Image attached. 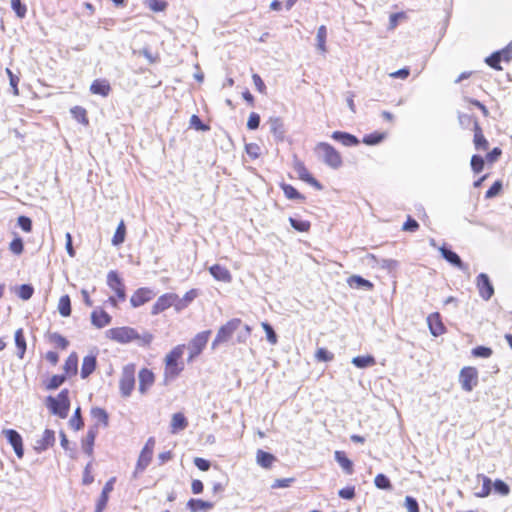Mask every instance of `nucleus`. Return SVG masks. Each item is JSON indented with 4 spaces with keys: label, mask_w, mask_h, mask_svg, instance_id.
<instances>
[{
    "label": "nucleus",
    "mask_w": 512,
    "mask_h": 512,
    "mask_svg": "<svg viewBox=\"0 0 512 512\" xmlns=\"http://www.w3.org/2000/svg\"><path fill=\"white\" fill-rule=\"evenodd\" d=\"M106 335L111 340L121 344L137 341L139 346H149L154 338L150 332L145 331L139 334L136 329L126 326L111 328L106 331Z\"/></svg>",
    "instance_id": "obj_1"
},
{
    "label": "nucleus",
    "mask_w": 512,
    "mask_h": 512,
    "mask_svg": "<svg viewBox=\"0 0 512 512\" xmlns=\"http://www.w3.org/2000/svg\"><path fill=\"white\" fill-rule=\"evenodd\" d=\"M184 348L185 345H177L165 356L163 373L164 385L171 383L184 370V363L181 361Z\"/></svg>",
    "instance_id": "obj_2"
},
{
    "label": "nucleus",
    "mask_w": 512,
    "mask_h": 512,
    "mask_svg": "<svg viewBox=\"0 0 512 512\" xmlns=\"http://www.w3.org/2000/svg\"><path fill=\"white\" fill-rule=\"evenodd\" d=\"M315 153L326 165L333 169H338L342 166L340 153L326 142H319L315 147Z\"/></svg>",
    "instance_id": "obj_3"
},
{
    "label": "nucleus",
    "mask_w": 512,
    "mask_h": 512,
    "mask_svg": "<svg viewBox=\"0 0 512 512\" xmlns=\"http://www.w3.org/2000/svg\"><path fill=\"white\" fill-rule=\"evenodd\" d=\"M47 407L54 415L64 419L68 416L70 401L68 390H62L57 397L49 396L47 398Z\"/></svg>",
    "instance_id": "obj_4"
},
{
    "label": "nucleus",
    "mask_w": 512,
    "mask_h": 512,
    "mask_svg": "<svg viewBox=\"0 0 512 512\" xmlns=\"http://www.w3.org/2000/svg\"><path fill=\"white\" fill-rule=\"evenodd\" d=\"M135 387V365L127 364L123 367L120 380L119 389L122 397L127 398L131 395Z\"/></svg>",
    "instance_id": "obj_5"
},
{
    "label": "nucleus",
    "mask_w": 512,
    "mask_h": 512,
    "mask_svg": "<svg viewBox=\"0 0 512 512\" xmlns=\"http://www.w3.org/2000/svg\"><path fill=\"white\" fill-rule=\"evenodd\" d=\"M241 325V320L234 318L229 320L226 324L221 326L217 332L215 339L212 342V349H216L220 344L227 342L233 335V333Z\"/></svg>",
    "instance_id": "obj_6"
},
{
    "label": "nucleus",
    "mask_w": 512,
    "mask_h": 512,
    "mask_svg": "<svg viewBox=\"0 0 512 512\" xmlns=\"http://www.w3.org/2000/svg\"><path fill=\"white\" fill-rule=\"evenodd\" d=\"M459 382L464 391H472L478 384V371L474 367H464L459 374Z\"/></svg>",
    "instance_id": "obj_7"
},
{
    "label": "nucleus",
    "mask_w": 512,
    "mask_h": 512,
    "mask_svg": "<svg viewBox=\"0 0 512 512\" xmlns=\"http://www.w3.org/2000/svg\"><path fill=\"white\" fill-rule=\"evenodd\" d=\"M211 331L206 330L198 333L190 342L188 345L189 349V357L188 361H192L195 357H197L206 346L209 337H210Z\"/></svg>",
    "instance_id": "obj_8"
},
{
    "label": "nucleus",
    "mask_w": 512,
    "mask_h": 512,
    "mask_svg": "<svg viewBox=\"0 0 512 512\" xmlns=\"http://www.w3.org/2000/svg\"><path fill=\"white\" fill-rule=\"evenodd\" d=\"M476 286L479 291L480 297L488 301L494 294V287L485 273H480L476 278Z\"/></svg>",
    "instance_id": "obj_9"
},
{
    "label": "nucleus",
    "mask_w": 512,
    "mask_h": 512,
    "mask_svg": "<svg viewBox=\"0 0 512 512\" xmlns=\"http://www.w3.org/2000/svg\"><path fill=\"white\" fill-rule=\"evenodd\" d=\"M107 284L115 292L119 301H125V285L122 279L115 271H110L107 275Z\"/></svg>",
    "instance_id": "obj_10"
},
{
    "label": "nucleus",
    "mask_w": 512,
    "mask_h": 512,
    "mask_svg": "<svg viewBox=\"0 0 512 512\" xmlns=\"http://www.w3.org/2000/svg\"><path fill=\"white\" fill-rule=\"evenodd\" d=\"M177 300V294L175 293H166L161 295L157 301L154 303L151 309L152 315H157L169 307H171L175 301Z\"/></svg>",
    "instance_id": "obj_11"
},
{
    "label": "nucleus",
    "mask_w": 512,
    "mask_h": 512,
    "mask_svg": "<svg viewBox=\"0 0 512 512\" xmlns=\"http://www.w3.org/2000/svg\"><path fill=\"white\" fill-rule=\"evenodd\" d=\"M156 294L150 288H139L130 298V303L134 308L140 307L149 302Z\"/></svg>",
    "instance_id": "obj_12"
},
{
    "label": "nucleus",
    "mask_w": 512,
    "mask_h": 512,
    "mask_svg": "<svg viewBox=\"0 0 512 512\" xmlns=\"http://www.w3.org/2000/svg\"><path fill=\"white\" fill-rule=\"evenodd\" d=\"M439 251L442 255V257L449 262L452 266L458 268L461 271H468V266L463 263L461 258L458 256L457 253L453 252L449 248H447L445 245L439 247Z\"/></svg>",
    "instance_id": "obj_13"
},
{
    "label": "nucleus",
    "mask_w": 512,
    "mask_h": 512,
    "mask_svg": "<svg viewBox=\"0 0 512 512\" xmlns=\"http://www.w3.org/2000/svg\"><path fill=\"white\" fill-rule=\"evenodd\" d=\"M8 442L14 449L18 458H22L24 454L23 441L21 435L14 429H7L4 431Z\"/></svg>",
    "instance_id": "obj_14"
},
{
    "label": "nucleus",
    "mask_w": 512,
    "mask_h": 512,
    "mask_svg": "<svg viewBox=\"0 0 512 512\" xmlns=\"http://www.w3.org/2000/svg\"><path fill=\"white\" fill-rule=\"evenodd\" d=\"M138 378H139V388H138L139 392L142 395H144L154 384V381H155L154 373L147 368H143L139 371Z\"/></svg>",
    "instance_id": "obj_15"
},
{
    "label": "nucleus",
    "mask_w": 512,
    "mask_h": 512,
    "mask_svg": "<svg viewBox=\"0 0 512 512\" xmlns=\"http://www.w3.org/2000/svg\"><path fill=\"white\" fill-rule=\"evenodd\" d=\"M294 169L302 181L307 182L318 190L322 189V185L308 172L302 162L297 161L294 165Z\"/></svg>",
    "instance_id": "obj_16"
},
{
    "label": "nucleus",
    "mask_w": 512,
    "mask_h": 512,
    "mask_svg": "<svg viewBox=\"0 0 512 512\" xmlns=\"http://www.w3.org/2000/svg\"><path fill=\"white\" fill-rule=\"evenodd\" d=\"M55 443V433L53 430L46 429L40 439L36 440L34 449L37 452H43Z\"/></svg>",
    "instance_id": "obj_17"
},
{
    "label": "nucleus",
    "mask_w": 512,
    "mask_h": 512,
    "mask_svg": "<svg viewBox=\"0 0 512 512\" xmlns=\"http://www.w3.org/2000/svg\"><path fill=\"white\" fill-rule=\"evenodd\" d=\"M427 323L431 334L435 337L442 335L445 332V326L442 323L440 314L435 312L427 317Z\"/></svg>",
    "instance_id": "obj_18"
},
{
    "label": "nucleus",
    "mask_w": 512,
    "mask_h": 512,
    "mask_svg": "<svg viewBox=\"0 0 512 512\" xmlns=\"http://www.w3.org/2000/svg\"><path fill=\"white\" fill-rule=\"evenodd\" d=\"M115 480H116L115 477H112L104 485L101 495L97 501L95 512H102L104 510V508L106 507V504H107L108 498H109V493L113 490Z\"/></svg>",
    "instance_id": "obj_19"
},
{
    "label": "nucleus",
    "mask_w": 512,
    "mask_h": 512,
    "mask_svg": "<svg viewBox=\"0 0 512 512\" xmlns=\"http://www.w3.org/2000/svg\"><path fill=\"white\" fill-rule=\"evenodd\" d=\"M210 274L217 281H221L224 283H230L232 281V275L230 271L219 264H215L209 268Z\"/></svg>",
    "instance_id": "obj_20"
},
{
    "label": "nucleus",
    "mask_w": 512,
    "mask_h": 512,
    "mask_svg": "<svg viewBox=\"0 0 512 512\" xmlns=\"http://www.w3.org/2000/svg\"><path fill=\"white\" fill-rule=\"evenodd\" d=\"M111 316L102 309H96L91 314V322L97 328H103L110 324Z\"/></svg>",
    "instance_id": "obj_21"
},
{
    "label": "nucleus",
    "mask_w": 512,
    "mask_h": 512,
    "mask_svg": "<svg viewBox=\"0 0 512 512\" xmlns=\"http://www.w3.org/2000/svg\"><path fill=\"white\" fill-rule=\"evenodd\" d=\"M90 91L92 94L107 97L111 91V87L107 80L96 79L92 82V84L90 86Z\"/></svg>",
    "instance_id": "obj_22"
},
{
    "label": "nucleus",
    "mask_w": 512,
    "mask_h": 512,
    "mask_svg": "<svg viewBox=\"0 0 512 512\" xmlns=\"http://www.w3.org/2000/svg\"><path fill=\"white\" fill-rule=\"evenodd\" d=\"M188 421L183 413H174L171 418L170 431L172 434H176L179 431L186 429Z\"/></svg>",
    "instance_id": "obj_23"
},
{
    "label": "nucleus",
    "mask_w": 512,
    "mask_h": 512,
    "mask_svg": "<svg viewBox=\"0 0 512 512\" xmlns=\"http://www.w3.org/2000/svg\"><path fill=\"white\" fill-rule=\"evenodd\" d=\"M332 139L340 142L344 146H356L359 144V140L352 134L342 131H335L331 135Z\"/></svg>",
    "instance_id": "obj_24"
},
{
    "label": "nucleus",
    "mask_w": 512,
    "mask_h": 512,
    "mask_svg": "<svg viewBox=\"0 0 512 512\" xmlns=\"http://www.w3.org/2000/svg\"><path fill=\"white\" fill-rule=\"evenodd\" d=\"M96 355L90 354L84 357L81 367V377L83 379L89 377L96 368Z\"/></svg>",
    "instance_id": "obj_25"
},
{
    "label": "nucleus",
    "mask_w": 512,
    "mask_h": 512,
    "mask_svg": "<svg viewBox=\"0 0 512 512\" xmlns=\"http://www.w3.org/2000/svg\"><path fill=\"white\" fill-rule=\"evenodd\" d=\"M474 145L477 150H487L488 149V141L484 137L482 129L478 122H474Z\"/></svg>",
    "instance_id": "obj_26"
},
{
    "label": "nucleus",
    "mask_w": 512,
    "mask_h": 512,
    "mask_svg": "<svg viewBox=\"0 0 512 512\" xmlns=\"http://www.w3.org/2000/svg\"><path fill=\"white\" fill-rule=\"evenodd\" d=\"M214 504L209 501H203L201 499H190L187 502V508L191 512L208 511L213 508Z\"/></svg>",
    "instance_id": "obj_27"
},
{
    "label": "nucleus",
    "mask_w": 512,
    "mask_h": 512,
    "mask_svg": "<svg viewBox=\"0 0 512 512\" xmlns=\"http://www.w3.org/2000/svg\"><path fill=\"white\" fill-rule=\"evenodd\" d=\"M334 457L346 474L351 475L353 473V463L343 451H336Z\"/></svg>",
    "instance_id": "obj_28"
},
{
    "label": "nucleus",
    "mask_w": 512,
    "mask_h": 512,
    "mask_svg": "<svg viewBox=\"0 0 512 512\" xmlns=\"http://www.w3.org/2000/svg\"><path fill=\"white\" fill-rule=\"evenodd\" d=\"M15 344L17 347V356L22 359L26 351V341L24 338L23 329L19 328L15 331Z\"/></svg>",
    "instance_id": "obj_29"
},
{
    "label": "nucleus",
    "mask_w": 512,
    "mask_h": 512,
    "mask_svg": "<svg viewBox=\"0 0 512 512\" xmlns=\"http://www.w3.org/2000/svg\"><path fill=\"white\" fill-rule=\"evenodd\" d=\"M97 431L95 428H90L82 443V448L85 453L91 455L93 452V445L96 438Z\"/></svg>",
    "instance_id": "obj_30"
},
{
    "label": "nucleus",
    "mask_w": 512,
    "mask_h": 512,
    "mask_svg": "<svg viewBox=\"0 0 512 512\" xmlns=\"http://www.w3.org/2000/svg\"><path fill=\"white\" fill-rule=\"evenodd\" d=\"M477 479L482 480V486L478 491L475 492V496L480 498L487 497L491 492V479L484 475H478Z\"/></svg>",
    "instance_id": "obj_31"
},
{
    "label": "nucleus",
    "mask_w": 512,
    "mask_h": 512,
    "mask_svg": "<svg viewBox=\"0 0 512 512\" xmlns=\"http://www.w3.org/2000/svg\"><path fill=\"white\" fill-rule=\"evenodd\" d=\"M257 463L263 468H270L273 462L275 461L274 455L265 452L263 450H258L256 455Z\"/></svg>",
    "instance_id": "obj_32"
},
{
    "label": "nucleus",
    "mask_w": 512,
    "mask_h": 512,
    "mask_svg": "<svg viewBox=\"0 0 512 512\" xmlns=\"http://www.w3.org/2000/svg\"><path fill=\"white\" fill-rule=\"evenodd\" d=\"M348 284L351 287L365 288L367 290H371L373 288V284L370 281H368L358 275H353V276L349 277Z\"/></svg>",
    "instance_id": "obj_33"
},
{
    "label": "nucleus",
    "mask_w": 512,
    "mask_h": 512,
    "mask_svg": "<svg viewBox=\"0 0 512 512\" xmlns=\"http://www.w3.org/2000/svg\"><path fill=\"white\" fill-rule=\"evenodd\" d=\"M270 130L275 137L282 139L284 136L283 123L280 118L272 117L269 119Z\"/></svg>",
    "instance_id": "obj_34"
},
{
    "label": "nucleus",
    "mask_w": 512,
    "mask_h": 512,
    "mask_svg": "<svg viewBox=\"0 0 512 512\" xmlns=\"http://www.w3.org/2000/svg\"><path fill=\"white\" fill-rule=\"evenodd\" d=\"M152 456L153 454L149 452H146L144 450L141 451L136 464L135 474L138 472H143L147 468V466L150 464L152 460Z\"/></svg>",
    "instance_id": "obj_35"
},
{
    "label": "nucleus",
    "mask_w": 512,
    "mask_h": 512,
    "mask_svg": "<svg viewBox=\"0 0 512 512\" xmlns=\"http://www.w3.org/2000/svg\"><path fill=\"white\" fill-rule=\"evenodd\" d=\"M376 363L375 358L371 355L356 356L352 359V364L357 368H366L373 366Z\"/></svg>",
    "instance_id": "obj_36"
},
{
    "label": "nucleus",
    "mask_w": 512,
    "mask_h": 512,
    "mask_svg": "<svg viewBox=\"0 0 512 512\" xmlns=\"http://www.w3.org/2000/svg\"><path fill=\"white\" fill-rule=\"evenodd\" d=\"M78 368V357L76 353H71L65 361L64 370L67 374H76Z\"/></svg>",
    "instance_id": "obj_37"
},
{
    "label": "nucleus",
    "mask_w": 512,
    "mask_h": 512,
    "mask_svg": "<svg viewBox=\"0 0 512 512\" xmlns=\"http://www.w3.org/2000/svg\"><path fill=\"white\" fill-rule=\"evenodd\" d=\"M58 311L63 317H68L71 314V302L68 295H64L59 299Z\"/></svg>",
    "instance_id": "obj_38"
},
{
    "label": "nucleus",
    "mask_w": 512,
    "mask_h": 512,
    "mask_svg": "<svg viewBox=\"0 0 512 512\" xmlns=\"http://www.w3.org/2000/svg\"><path fill=\"white\" fill-rule=\"evenodd\" d=\"M125 233H126L125 224L123 221H121L115 231L113 238H112V244L115 246L122 244L125 240Z\"/></svg>",
    "instance_id": "obj_39"
},
{
    "label": "nucleus",
    "mask_w": 512,
    "mask_h": 512,
    "mask_svg": "<svg viewBox=\"0 0 512 512\" xmlns=\"http://www.w3.org/2000/svg\"><path fill=\"white\" fill-rule=\"evenodd\" d=\"M326 37H327V30L324 25L320 26L317 30V47L318 49L324 53L326 52Z\"/></svg>",
    "instance_id": "obj_40"
},
{
    "label": "nucleus",
    "mask_w": 512,
    "mask_h": 512,
    "mask_svg": "<svg viewBox=\"0 0 512 512\" xmlns=\"http://www.w3.org/2000/svg\"><path fill=\"white\" fill-rule=\"evenodd\" d=\"M282 190L288 199L303 200L304 197L290 184H282Z\"/></svg>",
    "instance_id": "obj_41"
},
{
    "label": "nucleus",
    "mask_w": 512,
    "mask_h": 512,
    "mask_svg": "<svg viewBox=\"0 0 512 512\" xmlns=\"http://www.w3.org/2000/svg\"><path fill=\"white\" fill-rule=\"evenodd\" d=\"M385 138L384 133L374 132L368 135H365L362 142L366 145H376L382 142Z\"/></svg>",
    "instance_id": "obj_42"
},
{
    "label": "nucleus",
    "mask_w": 512,
    "mask_h": 512,
    "mask_svg": "<svg viewBox=\"0 0 512 512\" xmlns=\"http://www.w3.org/2000/svg\"><path fill=\"white\" fill-rule=\"evenodd\" d=\"M91 415L94 419L102 423L104 426L108 425V414L104 409L99 407L92 408Z\"/></svg>",
    "instance_id": "obj_43"
},
{
    "label": "nucleus",
    "mask_w": 512,
    "mask_h": 512,
    "mask_svg": "<svg viewBox=\"0 0 512 512\" xmlns=\"http://www.w3.org/2000/svg\"><path fill=\"white\" fill-rule=\"evenodd\" d=\"M49 340L61 349H66L69 345L67 339L56 332L49 334Z\"/></svg>",
    "instance_id": "obj_44"
},
{
    "label": "nucleus",
    "mask_w": 512,
    "mask_h": 512,
    "mask_svg": "<svg viewBox=\"0 0 512 512\" xmlns=\"http://www.w3.org/2000/svg\"><path fill=\"white\" fill-rule=\"evenodd\" d=\"M11 8L20 19L24 18L27 13L26 5L21 0H11Z\"/></svg>",
    "instance_id": "obj_45"
},
{
    "label": "nucleus",
    "mask_w": 512,
    "mask_h": 512,
    "mask_svg": "<svg viewBox=\"0 0 512 512\" xmlns=\"http://www.w3.org/2000/svg\"><path fill=\"white\" fill-rule=\"evenodd\" d=\"M289 222H290L291 226L299 232H306L310 228V223L306 220H299V219L290 217Z\"/></svg>",
    "instance_id": "obj_46"
},
{
    "label": "nucleus",
    "mask_w": 512,
    "mask_h": 512,
    "mask_svg": "<svg viewBox=\"0 0 512 512\" xmlns=\"http://www.w3.org/2000/svg\"><path fill=\"white\" fill-rule=\"evenodd\" d=\"M374 483L379 489H391L392 487L390 480L384 474H378L374 479Z\"/></svg>",
    "instance_id": "obj_47"
},
{
    "label": "nucleus",
    "mask_w": 512,
    "mask_h": 512,
    "mask_svg": "<svg viewBox=\"0 0 512 512\" xmlns=\"http://www.w3.org/2000/svg\"><path fill=\"white\" fill-rule=\"evenodd\" d=\"M484 167V159L480 155H473L471 158V168L474 173H480Z\"/></svg>",
    "instance_id": "obj_48"
},
{
    "label": "nucleus",
    "mask_w": 512,
    "mask_h": 512,
    "mask_svg": "<svg viewBox=\"0 0 512 512\" xmlns=\"http://www.w3.org/2000/svg\"><path fill=\"white\" fill-rule=\"evenodd\" d=\"M458 119L463 128H469L471 125L474 127V122H478L473 116L464 113H459Z\"/></svg>",
    "instance_id": "obj_49"
},
{
    "label": "nucleus",
    "mask_w": 512,
    "mask_h": 512,
    "mask_svg": "<svg viewBox=\"0 0 512 512\" xmlns=\"http://www.w3.org/2000/svg\"><path fill=\"white\" fill-rule=\"evenodd\" d=\"M80 412L81 410L78 407L75 410L74 416L70 419V426L75 430H80L84 425Z\"/></svg>",
    "instance_id": "obj_50"
},
{
    "label": "nucleus",
    "mask_w": 512,
    "mask_h": 512,
    "mask_svg": "<svg viewBox=\"0 0 512 512\" xmlns=\"http://www.w3.org/2000/svg\"><path fill=\"white\" fill-rule=\"evenodd\" d=\"M34 289L31 285L23 284L19 287L18 296L23 300H29L33 295Z\"/></svg>",
    "instance_id": "obj_51"
},
{
    "label": "nucleus",
    "mask_w": 512,
    "mask_h": 512,
    "mask_svg": "<svg viewBox=\"0 0 512 512\" xmlns=\"http://www.w3.org/2000/svg\"><path fill=\"white\" fill-rule=\"evenodd\" d=\"M65 380H66L65 375H53L47 384V389H50V390L56 389L60 385H62Z\"/></svg>",
    "instance_id": "obj_52"
},
{
    "label": "nucleus",
    "mask_w": 512,
    "mask_h": 512,
    "mask_svg": "<svg viewBox=\"0 0 512 512\" xmlns=\"http://www.w3.org/2000/svg\"><path fill=\"white\" fill-rule=\"evenodd\" d=\"M501 52H494L491 56L486 58V63L494 69L500 70Z\"/></svg>",
    "instance_id": "obj_53"
},
{
    "label": "nucleus",
    "mask_w": 512,
    "mask_h": 512,
    "mask_svg": "<svg viewBox=\"0 0 512 512\" xmlns=\"http://www.w3.org/2000/svg\"><path fill=\"white\" fill-rule=\"evenodd\" d=\"M493 487H494L495 492L502 496H506L510 492L509 486L502 480H496L493 483Z\"/></svg>",
    "instance_id": "obj_54"
},
{
    "label": "nucleus",
    "mask_w": 512,
    "mask_h": 512,
    "mask_svg": "<svg viewBox=\"0 0 512 512\" xmlns=\"http://www.w3.org/2000/svg\"><path fill=\"white\" fill-rule=\"evenodd\" d=\"M71 113L74 115V117L81 123L87 124L88 119L86 117V110L82 107L76 106L71 109Z\"/></svg>",
    "instance_id": "obj_55"
},
{
    "label": "nucleus",
    "mask_w": 512,
    "mask_h": 512,
    "mask_svg": "<svg viewBox=\"0 0 512 512\" xmlns=\"http://www.w3.org/2000/svg\"><path fill=\"white\" fill-rule=\"evenodd\" d=\"M262 327H263L264 331L266 332L267 340L271 344H276L277 343V335H276L275 331L273 330L272 326L270 324H268L267 322H262Z\"/></svg>",
    "instance_id": "obj_56"
},
{
    "label": "nucleus",
    "mask_w": 512,
    "mask_h": 512,
    "mask_svg": "<svg viewBox=\"0 0 512 512\" xmlns=\"http://www.w3.org/2000/svg\"><path fill=\"white\" fill-rule=\"evenodd\" d=\"M472 354L475 357L488 358L492 355V350L485 346H478L472 350Z\"/></svg>",
    "instance_id": "obj_57"
},
{
    "label": "nucleus",
    "mask_w": 512,
    "mask_h": 512,
    "mask_svg": "<svg viewBox=\"0 0 512 512\" xmlns=\"http://www.w3.org/2000/svg\"><path fill=\"white\" fill-rule=\"evenodd\" d=\"M6 74L9 77V82H10V86L13 89V94L15 96H17L19 94V90H18L19 78L16 75H14L13 72L9 68H6Z\"/></svg>",
    "instance_id": "obj_58"
},
{
    "label": "nucleus",
    "mask_w": 512,
    "mask_h": 512,
    "mask_svg": "<svg viewBox=\"0 0 512 512\" xmlns=\"http://www.w3.org/2000/svg\"><path fill=\"white\" fill-rule=\"evenodd\" d=\"M316 359L318 361H323V362H327V361H331L333 359V354L331 352H329L327 349L325 348H319L316 352V355H315Z\"/></svg>",
    "instance_id": "obj_59"
},
{
    "label": "nucleus",
    "mask_w": 512,
    "mask_h": 512,
    "mask_svg": "<svg viewBox=\"0 0 512 512\" xmlns=\"http://www.w3.org/2000/svg\"><path fill=\"white\" fill-rule=\"evenodd\" d=\"M246 153L252 158L256 159L260 155V147L256 143H249L245 146Z\"/></svg>",
    "instance_id": "obj_60"
},
{
    "label": "nucleus",
    "mask_w": 512,
    "mask_h": 512,
    "mask_svg": "<svg viewBox=\"0 0 512 512\" xmlns=\"http://www.w3.org/2000/svg\"><path fill=\"white\" fill-rule=\"evenodd\" d=\"M259 124L260 116L257 113L252 112L247 121V128L250 130H255L259 127Z\"/></svg>",
    "instance_id": "obj_61"
},
{
    "label": "nucleus",
    "mask_w": 512,
    "mask_h": 512,
    "mask_svg": "<svg viewBox=\"0 0 512 512\" xmlns=\"http://www.w3.org/2000/svg\"><path fill=\"white\" fill-rule=\"evenodd\" d=\"M190 125L192 127H194L196 130H200V131L209 130V126L203 124L197 115H192V117L190 118Z\"/></svg>",
    "instance_id": "obj_62"
},
{
    "label": "nucleus",
    "mask_w": 512,
    "mask_h": 512,
    "mask_svg": "<svg viewBox=\"0 0 512 512\" xmlns=\"http://www.w3.org/2000/svg\"><path fill=\"white\" fill-rule=\"evenodd\" d=\"M405 507L408 512H419L418 502L411 496H406Z\"/></svg>",
    "instance_id": "obj_63"
},
{
    "label": "nucleus",
    "mask_w": 512,
    "mask_h": 512,
    "mask_svg": "<svg viewBox=\"0 0 512 512\" xmlns=\"http://www.w3.org/2000/svg\"><path fill=\"white\" fill-rule=\"evenodd\" d=\"M502 189V183L500 181H496L486 192L485 197L490 199L499 194Z\"/></svg>",
    "instance_id": "obj_64"
}]
</instances>
